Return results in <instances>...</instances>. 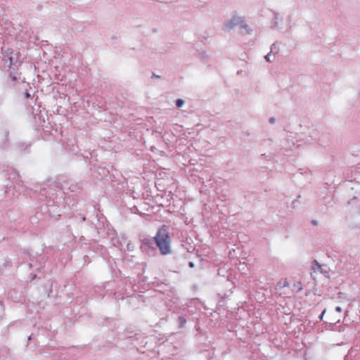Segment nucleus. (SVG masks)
I'll return each instance as SVG.
<instances>
[{
	"instance_id": "nucleus-1",
	"label": "nucleus",
	"mask_w": 360,
	"mask_h": 360,
	"mask_svg": "<svg viewBox=\"0 0 360 360\" xmlns=\"http://www.w3.org/2000/svg\"><path fill=\"white\" fill-rule=\"evenodd\" d=\"M154 240L162 255H165L171 252L170 237L165 225L162 226L158 229Z\"/></svg>"
},
{
	"instance_id": "nucleus-2",
	"label": "nucleus",
	"mask_w": 360,
	"mask_h": 360,
	"mask_svg": "<svg viewBox=\"0 0 360 360\" xmlns=\"http://www.w3.org/2000/svg\"><path fill=\"white\" fill-rule=\"evenodd\" d=\"M289 286V282L287 278H285L283 280H281L278 281L276 285V290H281L282 288L285 287Z\"/></svg>"
},
{
	"instance_id": "nucleus-3",
	"label": "nucleus",
	"mask_w": 360,
	"mask_h": 360,
	"mask_svg": "<svg viewBox=\"0 0 360 360\" xmlns=\"http://www.w3.org/2000/svg\"><path fill=\"white\" fill-rule=\"evenodd\" d=\"M312 269H314V271H316V270H317V271H320V270H321V264H319L318 263V262H317V261H316V260H315V261L313 262V266H312Z\"/></svg>"
},
{
	"instance_id": "nucleus-4",
	"label": "nucleus",
	"mask_w": 360,
	"mask_h": 360,
	"mask_svg": "<svg viewBox=\"0 0 360 360\" xmlns=\"http://www.w3.org/2000/svg\"><path fill=\"white\" fill-rule=\"evenodd\" d=\"M184 103V101L181 99H177L176 101V105L178 108H181Z\"/></svg>"
},
{
	"instance_id": "nucleus-5",
	"label": "nucleus",
	"mask_w": 360,
	"mask_h": 360,
	"mask_svg": "<svg viewBox=\"0 0 360 360\" xmlns=\"http://www.w3.org/2000/svg\"><path fill=\"white\" fill-rule=\"evenodd\" d=\"M142 243L146 245H148L150 243V239L149 238H143L142 240Z\"/></svg>"
},
{
	"instance_id": "nucleus-6",
	"label": "nucleus",
	"mask_w": 360,
	"mask_h": 360,
	"mask_svg": "<svg viewBox=\"0 0 360 360\" xmlns=\"http://www.w3.org/2000/svg\"><path fill=\"white\" fill-rule=\"evenodd\" d=\"M295 287L297 289L298 291L302 289V284L298 283L297 285H295Z\"/></svg>"
},
{
	"instance_id": "nucleus-7",
	"label": "nucleus",
	"mask_w": 360,
	"mask_h": 360,
	"mask_svg": "<svg viewBox=\"0 0 360 360\" xmlns=\"http://www.w3.org/2000/svg\"><path fill=\"white\" fill-rule=\"evenodd\" d=\"M270 54H268L267 56H265V58L266 59L267 61H270Z\"/></svg>"
},
{
	"instance_id": "nucleus-8",
	"label": "nucleus",
	"mask_w": 360,
	"mask_h": 360,
	"mask_svg": "<svg viewBox=\"0 0 360 360\" xmlns=\"http://www.w3.org/2000/svg\"><path fill=\"white\" fill-rule=\"evenodd\" d=\"M25 98H30V95L29 93L27 92V93H25Z\"/></svg>"
},
{
	"instance_id": "nucleus-9",
	"label": "nucleus",
	"mask_w": 360,
	"mask_h": 360,
	"mask_svg": "<svg viewBox=\"0 0 360 360\" xmlns=\"http://www.w3.org/2000/svg\"><path fill=\"white\" fill-rule=\"evenodd\" d=\"M274 120H274V117H272V118H271V119H270V122H271V123H274Z\"/></svg>"
},
{
	"instance_id": "nucleus-10",
	"label": "nucleus",
	"mask_w": 360,
	"mask_h": 360,
	"mask_svg": "<svg viewBox=\"0 0 360 360\" xmlns=\"http://www.w3.org/2000/svg\"><path fill=\"white\" fill-rule=\"evenodd\" d=\"M311 223H312L313 225H316L317 224V222L315 220H313L311 221Z\"/></svg>"
},
{
	"instance_id": "nucleus-11",
	"label": "nucleus",
	"mask_w": 360,
	"mask_h": 360,
	"mask_svg": "<svg viewBox=\"0 0 360 360\" xmlns=\"http://www.w3.org/2000/svg\"><path fill=\"white\" fill-rule=\"evenodd\" d=\"M189 266H191V267H192V266H193V263H191H191L189 264Z\"/></svg>"
},
{
	"instance_id": "nucleus-12",
	"label": "nucleus",
	"mask_w": 360,
	"mask_h": 360,
	"mask_svg": "<svg viewBox=\"0 0 360 360\" xmlns=\"http://www.w3.org/2000/svg\"><path fill=\"white\" fill-rule=\"evenodd\" d=\"M228 26H229V27L231 28V27H232L233 25H229Z\"/></svg>"
}]
</instances>
